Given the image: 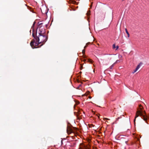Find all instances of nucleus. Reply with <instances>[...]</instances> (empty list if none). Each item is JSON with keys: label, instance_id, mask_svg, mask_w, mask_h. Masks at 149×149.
I'll list each match as a JSON object with an SVG mask.
<instances>
[{"label": "nucleus", "instance_id": "8", "mask_svg": "<svg viewBox=\"0 0 149 149\" xmlns=\"http://www.w3.org/2000/svg\"><path fill=\"white\" fill-rule=\"evenodd\" d=\"M90 12H90V10H89L87 12V13H86V14L88 16L90 15Z\"/></svg>", "mask_w": 149, "mask_h": 149}, {"label": "nucleus", "instance_id": "1", "mask_svg": "<svg viewBox=\"0 0 149 149\" xmlns=\"http://www.w3.org/2000/svg\"><path fill=\"white\" fill-rule=\"evenodd\" d=\"M39 36H37L36 34L33 33L32 36L34 39L30 43V45L33 48H36L40 44H42L40 46H42L47 40L48 36L45 33V29L42 27H40L38 31Z\"/></svg>", "mask_w": 149, "mask_h": 149}, {"label": "nucleus", "instance_id": "6", "mask_svg": "<svg viewBox=\"0 0 149 149\" xmlns=\"http://www.w3.org/2000/svg\"><path fill=\"white\" fill-rule=\"evenodd\" d=\"M118 47H119L118 46H116V45L115 44H114L113 45V48L115 49L116 48V50H117L118 49Z\"/></svg>", "mask_w": 149, "mask_h": 149}, {"label": "nucleus", "instance_id": "15", "mask_svg": "<svg viewBox=\"0 0 149 149\" xmlns=\"http://www.w3.org/2000/svg\"><path fill=\"white\" fill-rule=\"evenodd\" d=\"M104 119L107 120H109V119L108 118H104Z\"/></svg>", "mask_w": 149, "mask_h": 149}, {"label": "nucleus", "instance_id": "4", "mask_svg": "<svg viewBox=\"0 0 149 149\" xmlns=\"http://www.w3.org/2000/svg\"><path fill=\"white\" fill-rule=\"evenodd\" d=\"M140 64H139V65H138L135 69L134 70V72H132V73L134 74V73H135L136 72V71L138 70V69L140 67Z\"/></svg>", "mask_w": 149, "mask_h": 149}, {"label": "nucleus", "instance_id": "22", "mask_svg": "<svg viewBox=\"0 0 149 149\" xmlns=\"http://www.w3.org/2000/svg\"><path fill=\"white\" fill-rule=\"evenodd\" d=\"M84 61H86V60H84Z\"/></svg>", "mask_w": 149, "mask_h": 149}, {"label": "nucleus", "instance_id": "3", "mask_svg": "<svg viewBox=\"0 0 149 149\" xmlns=\"http://www.w3.org/2000/svg\"><path fill=\"white\" fill-rule=\"evenodd\" d=\"M72 130L70 127L68 126L67 129V132L68 134H70L72 132Z\"/></svg>", "mask_w": 149, "mask_h": 149}, {"label": "nucleus", "instance_id": "13", "mask_svg": "<svg viewBox=\"0 0 149 149\" xmlns=\"http://www.w3.org/2000/svg\"><path fill=\"white\" fill-rule=\"evenodd\" d=\"M120 62V60H117L116 61V62L115 63H114L115 64V63H117L118 62Z\"/></svg>", "mask_w": 149, "mask_h": 149}, {"label": "nucleus", "instance_id": "21", "mask_svg": "<svg viewBox=\"0 0 149 149\" xmlns=\"http://www.w3.org/2000/svg\"><path fill=\"white\" fill-rule=\"evenodd\" d=\"M72 9L73 10L75 9L74 8H72Z\"/></svg>", "mask_w": 149, "mask_h": 149}, {"label": "nucleus", "instance_id": "18", "mask_svg": "<svg viewBox=\"0 0 149 149\" xmlns=\"http://www.w3.org/2000/svg\"><path fill=\"white\" fill-rule=\"evenodd\" d=\"M87 46L86 45V46L84 47V49L86 48V47Z\"/></svg>", "mask_w": 149, "mask_h": 149}, {"label": "nucleus", "instance_id": "5", "mask_svg": "<svg viewBox=\"0 0 149 149\" xmlns=\"http://www.w3.org/2000/svg\"><path fill=\"white\" fill-rule=\"evenodd\" d=\"M42 13L43 14H47L49 10H41Z\"/></svg>", "mask_w": 149, "mask_h": 149}, {"label": "nucleus", "instance_id": "9", "mask_svg": "<svg viewBox=\"0 0 149 149\" xmlns=\"http://www.w3.org/2000/svg\"><path fill=\"white\" fill-rule=\"evenodd\" d=\"M84 148H83L81 147H80L79 149H89V148H88L86 147H84Z\"/></svg>", "mask_w": 149, "mask_h": 149}, {"label": "nucleus", "instance_id": "11", "mask_svg": "<svg viewBox=\"0 0 149 149\" xmlns=\"http://www.w3.org/2000/svg\"><path fill=\"white\" fill-rule=\"evenodd\" d=\"M85 50L84 49H83L82 50V53L83 54H85Z\"/></svg>", "mask_w": 149, "mask_h": 149}, {"label": "nucleus", "instance_id": "14", "mask_svg": "<svg viewBox=\"0 0 149 149\" xmlns=\"http://www.w3.org/2000/svg\"><path fill=\"white\" fill-rule=\"evenodd\" d=\"M118 57L119 58H120L122 57V56L121 55H119L118 56Z\"/></svg>", "mask_w": 149, "mask_h": 149}, {"label": "nucleus", "instance_id": "10", "mask_svg": "<svg viewBox=\"0 0 149 149\" xmlns=\"http://www.w3.org/2000/svg\"><path fill=\"white\" fill-rule=\"evenodd\" d=\"M88 62H89L90 63H92V61L91 59H88Z\"/></svg>", "mask_w": 149, "mask_h": 149}, {"label": "nucleus", "instance_id": "20", "mask_svg": "<svg viewBox=\"0 0 149 149\" xmlns=\"http://www.w3.org/2000/svg\"><path fill=\"white\" fill-rule=\"evenodd\" d=\"M78 7V6H77V7H75V9L76 8H77Z\"/></svg>", "mask_w": 149, "mask_h": 149}, {"label": "nucleus", "instance_id": "12", "mask_svg": "<svg viewBox=\"0 0 149 149\" xmlns=\"http://www.w3.org/2000/svg\"><path fill=\"white\" fill-rule=\"evenodd\" d=\"M114 63L113 64H112L110 67V69H112V68L113 67V65H114Z\"/></svg>", "mask_w": 149, "mask_h": 149}, {"label": "nucleus", "instance_id": "2", "mask_svg": "<svg viewBox=\"0 0 149 149\" xmlns=\"http://www.w3.org/2000/svg\"><path fill=\"white\" fill-rule=\"evenodd\" d=\"M139 110L138 109L137 111L136 116L134 120V123H135L136 119V118L138 117L139 116L141 117V118L145 121H146L148 119V117L146 115V113L145 111H143L142 109L143 108V107L141 105H139Z\"/></svg>", "mask_w": 149, "mask_h": 149}, {"label": "nucleus", "instance_id": "17", "mask_svg": "<svg viewBox=\"0 0 149 149\" xmlns=\"http://www.w3.org/2000/svg\"><path fill=\"white\" fill-rule=\"evenodd\" d=\"M90 43V42H88V43H87L86 44V45H88Z\"/></svg>", "mask_w": 149, "mask_h": 149}, {"label": "nucleus", "instance_id": "16", "mask_svg": "<svg viewBox=\"0 0 149 149\" xmlns=\"http://www.w3.org/2000/svg\"><path fill=\"white\" fill-rule=\"evenodd\" d=\"M42 24H43V23H39V25H42Z\"/></svg>", "mask_w": 149, "mask_h": 149}, {"label": "nucleus", "instance_id": "7", "mask_svg": "<svg viewBox=\"0 0 149 149\" xmlns=\"http://www.w3.org/2000/svg\"><path fill=\"white\" fill-rule=\"evenodd\" d=\"M125 31H126V33L127 35V37L128 38H129V37H130V34H129V32H128V31L127 30V29H125Z\"/></svg>", "mask_w": 149, "mask_h": 149}, {"label": "nucleus", "instance_id": "19", "mask_svg": "<svg viewBox=\"0 0 149 149\" xmlns=\"http://www.w3.org/2000/svg\"><path fill=\"white\" fill-rule=\"evenodd\" d=\"M61 144H63V141H62V140L61 141Z\"/></svg>", "mask_w": 149, "mask_h": 149}]
</instances>
